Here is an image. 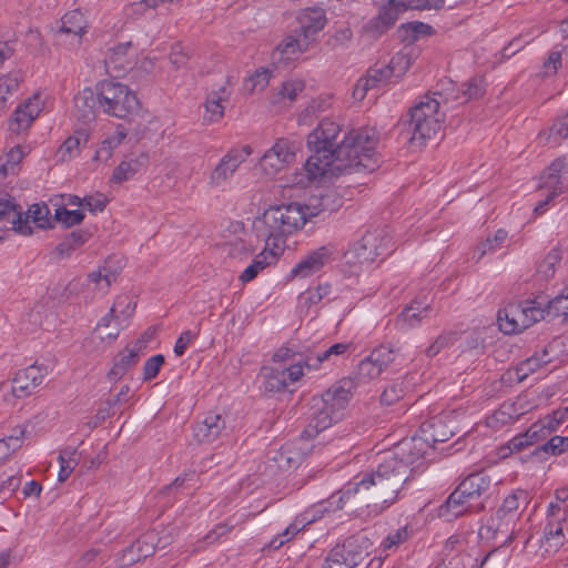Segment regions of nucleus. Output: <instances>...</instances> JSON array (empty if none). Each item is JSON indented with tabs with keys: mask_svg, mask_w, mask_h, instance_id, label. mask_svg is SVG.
I'll return each mask as SVG.
<instances>
[{
	"mask_svg": "<svg viewBox=\"0 0 568 568\" xmlns=\"http://www.w3.org/2000/svg\"><path fill=\"white\" fill-rule=\"evenodd\" d=\"M457 339V334L454 332H444L442 333L433 344H430L425 353L428 357H434L439 354L443 349L452 346L454 342Z\"/></svg>",
	"mask_w": 568,
	"mask_h": 568,
	"instance_id": "3c124183",
	"label": "nucleus"
},
{
	"mask_svg": "<svg viewBox=\"0 0 568 568\" xmlns=\"http://www.w3.org/2000/svg\"><path fill=\"white\" fill-rule=\"evenodd\" d=\"M126 133L123 130L118 129L113 134L106 136L95 151L93 160L97 162H108L113 151L123 142Z\"/></svg>",
	"mask_w": 568,
	"mask_h": 568,
	"instance_id": "e433bc0d",
	"label": "nucleus"
},
{
	"mask_svg": "<svg viewBox=\"0 0 568 568\" xmlns=\"http://www.w3.org/2000/svg\"><path fill=\"white\" fill-rule=\"evenodd\" d=\"M59 32L73 34L80 39L85 32L84 16L78 10L65 13L62 18V24Z\"/></svg>",
	"mask_w": 568,
	"mask_h": 568,
	"instance_id": "4c0bfd02",
	"label": "nucleus"
},
{
	"mask_svg": "<svg viewBox=\"0 0 568 568\" xmlns=\"http://www.w3.org/2000/svg\"><path fill=\"white\" fill-rule=\"evenodd\" d=\"M156 536L153 532H146L123 552V558L128 564H133L153 555L155 550Z\"/></svg>",
	"mask_w": 568,
	"mask_h": 568,
	"instance_id": "c85d7f7f",
	"label": "nucleus"
},
{
	"mask_svg": "<svg viewBox=\"0 0 568 568\" xmlns=\"http://www.w3.org/2000/svg\"><path fill=\"white\" fill-rule=\"evenodd\" d=\"M561 260V255L559 250L552 248L545 260L539 264L538 272L544 275V277H549L554 275L555 266Z\"/></svg>",
	"mask_w": 568,
	"mask_h": 568,
	"instance_id": "e2e57ef3",
	"label": "nucleus"
},
{
	"mask_svg": "<svg viewBox=\"0 0 568 568\" xmlns=\"http://www.w3.org/2000/svg\"><path fill=\"white\" fill-rule=\"evenodd\" d=\"M266 392L285 390L291 383H294L303 375V366L298 362L285 368H263Z\"/></svg>",
	"mask_w": 568,
	"mask_h": 568,
	"instance_id": "dca6fc26",
	"label": "nucleus"
},
{
	"mask_svg": "<svg viewBox=\"0 0 568 568\" xmlns=\"http://www.w3.org/2000/svg\"><path fill=\"white\" fill-rule=\"evenodd\" d=\"M55 219L58 222L69 227L81 223L84 219V214L80 209L68 210L65 207H60L55 211Z\"/></svg>",
	"mask_w": 568,
	"mask_h": 568,
	"instance_id": "13d9d810",
	"label": "nucleus"
},
{
	"mask_svg": "<svg viewBox=\"0 0 568 568\" xmlns=\"http://www.w3.org/2000/svg\"><path fill=\"white\" fill-rule=\"evenodd\" d=\"M307 212L300 203L271 206L253 221L252 230L256 239L265 243V250L275 256L273 250L281 248L285 237L298 231L307 222Z\"/></svg>",
	"mask_w": 568,
	"mask_h": 568,
	"instance_id": "7ed1b4c3",
	"label": "nucleus"
},
{
	"mask_svg": "<svg viewBox=\"0 0 568 568\" xmlns=\"http://www.w3.org/2000/svg\"><path fill=\"white\" fill-rule=\"evenodd\" d=\"M568 174V162L566 158L556 159L542 173L540 190L548 191L545 200L540 201L534 212L542 214L549 202L557 195L561 194L566 187V175Z\"/></svg>",
	"mask_w": 568,
	"mask_h": 568,
	"instance_id": "9d476101",
	"label": "nucleus"
},
{
	"mask_svg": "<svg viewBox=\"0 0 568 568\" xmlns=\"http://www.w3.org/2000/svg\"><path fill=\"white\" fill-rule=\"evenodd\" d=\"M429 304L420 301H413L406 306L396 318V326L400 329H407L418 325L429 312Z\"/></svg>",
	"mask_w": 568,
	"mask_h": 568,
	"instance_id": "c756f323",
	"label": "nucleus"
},
{
	"mask_svg": "<svg viewBox=\"0 0 568 568\" xmlns=\"http://www.w3.org/2000/svg\"><path fill=\"white\" fill-rule=\"evenodd\" d=\"M231 91L226 84L221 85L217 90L212 91L204 103V120L209 123L220 121L224 115L225 103L229 102Z\"/></svg>",
	"mask_w": 568,
	"mask_h": 568,
	"instance_id": "b1692460",
	"label": "nucleus"
},
{
	"mask_svg": "<svg viewBox=\"0 0 568 568\" xmlns=\"http://www.w3.org/2000/svg\"><path fill=\"white\" fill-rule=\"evenodd\" d=\"M302 151V141L295 138H278L261 159L266 174L273 175L292 165Z\"/></svg>",
	"mask_w": 568,
	"mask_h": 568,
	"instance_id": "1a4fd4ad",
	"label": "nucleus"
},
{
	"mask_svg": "<svg viewBox=\"0 0 568 568\" xmlns=\"http://www.w3.org/2000/svg\"><path fill=\"white\" fill-rule=\"evenodd\" d=\"M19 72H11L0 78V105L7 101V95L16 92L21 81Z\"/></svg>",
	"mask_w": 568,
	"mask_h": 568,
	"instance_id": "09e8293b",
	"label": "nucleus"
},
{
	"mask_svg": "<svg viewBox=\"0 0 568 568\" xmlns=\"http://www.w3.org/2000/svg\"><path fill=\"white\" fill-rule=\"evenodd\" d=\"M485 93V82L481 78H473L463 85L462 94L463 101L466 103L469 100L478 99Z\"/></svg>",
	"mask_w": 568,
	"mask_h": 568,
	"instance_id": "864d4df0",
	"label": "nucleus"
},
{
	"mask_svg": "<svg viewBox=\"0 0 568 568\" xmlns=\"http://www.w3.org/2000/svg\"><path fill=\"white\" fill-rule=\"evenodd\" d=\"M79 118L90 122L95 118V105L98 104L97 91L92 89L82 90L74 99Z\"/></svg>",
	"mask_w": 568,
	"mask_h": 568,
	"instance_id": "c9c22d12",
	"label": "nucleus"
},
{
	"mask_svg": "<svg viewBox=\"0 0 568 568\" xmlns=\"http://www.w3.org/2000/svg\"><path fill=\"white\" fill-rule=\"evenodd\" d=\"M388 2L397 6L403 12L407 10H440L445 7V0H388Z\"/></svg>",
	"mask_w": 568,
	"mask_h": 568,
	"instance_id": "a19ab883",
	"label": "nucleus"
},
{
	"mask_svg": "<svg viewBox=\"0 0 568 568\" xmlns=\"http://www.w3.org/2000/svg\"><path fill=\"white\" fill-rule=\"evenodd\" d=\"M373 542L368 537L352 536L329 551L323 568H355L371 554Z\"/></svg>",
	"mask_w": 568,
	"mask_h": 568,
	"instance_id": "0eeeda50",
	"label": "nucleus"
},
{
	"mask_svg": "<svg viewBox=\"0 0 568 568\" xmlns=\"http://www.w3.org/2000/svg\"><path fill=\"white\" fill-rule=\"evenodd\" d=\"M98 105L108 115L125 119L140 106L135 93L126 84L104 80L97 85Z\"/></svg>",
	"mask_w": 568,
	"mask_h": 568,
	"instance_id": "423d86ee",
	"label": "nucleus"
},
{
	"mask_svg": "<svg viewBox=\"0 0 568 568\" xmlns=\"http://www.w3.org/2000/svg\"><path fill=\"white\" fill-rule=\"evenodd\" d=\"M545 311L547 314L568 318V293L565 291L562 294L549 301Z\"/></svg>",
	"mask_w": 568,
	"mask_h": 568,
	"instance_id": "6e6d98bb",
	"label": "nucleus"
},
{
	"mask_svg": "<svg viewBox=\"0 0 568 568\" xmlns=\"http://www.w3.org/2000/svg\"><path fill=\"white\" fill-rule=\"evenodd\" d=\"M106 203L108 199L102 193H97L83 197V207L92 213L102 212Z\"/></svg>",
	"mask_w": 568,
	"mask_h": 568,
	"instance_id": "338daca9",
	"label": "nucleus"
},
{
	"mask_svg": "<svg viewBox=\"0 0 568 568\" xmlns=\"http://www.w3.org/2000/svg\"><path fill=\"white\" fill-rule=\"evenodd\" d=\"M444 118L438 98L433 93L420 97L409 110L410 143L422 146L433 139L439 132Z\"/></svg>",
	"mask_w": 568,
	"mask_h": 568,
	"instance_id": "39448f33",
	"label": "nucleus"
},
{
	"mask_svg": "<svg viewBox=\"0 0 568 568\" xmlns=\"http://www.w3.org/2000/svg\"><path fill=\"white\" fill-rule=\"evenodd\" d=\"M312 42L302 36L298 31L295 36L286 37L276 48V51L281 54L282 60H293L297 54L307 50Z\"/></svg>",
	"mask_w": 568,
	"mask_h": 568,
	"instance_id": "72a5a7b5",
	"label": "nucleus"
},
{
	"mask_svg": "<svg viewBox=\"0 0 568 568\" xmlns=\"http://www.w3.org/2000/svg\"><path fill=\"white\" fill-rule=\"evenodd\" d=\"M507 237V231L499 229L498 231H496L493 237H487L477 246V250L474 253L473 258L476 260V262H478L487 253L496 252L504 245Z\"/></svg>",
	"mask_w": 568,
	"mask_h": 568,
	"instance_id": "ea45409f",
	"label": "nucleus"
},
{
	"mask_svg": "<svg viewBox=\"0 0 568 568\" xmlns=\"http://www.w3.org/2000/svg\"><path fill=\"white\" fill-rule=\"evenodd\" d=\"M364 79L373 87L375 88L378 83L382 82H390L392 75L389 73L388 67L382 65V67H373L367 71L366 77Z\"/></svg>",
	"mask_w": 568,
	"mask_h": 568,
	"instance_id": "bf43d9fd",
	"label": "nucleus"
},
{
	"mask_svg": "<svg viewBox=\"0 0 568 568\" xmlns=\"http://www.w3.org/2000/svg\"><path fill=\"white\" fill-rule=\"evenodd\" d=\"M376 144L374 129L361 128L343 133L337 122L325 119L307 136V145L313 152L305 163L307 175L316 180L373 172L378 166Z\"/></svg>",
	"mask_w": 568,
	"mask_h": 568,
	"instance_id": "f257e3e1",
	"label": "nucleus"
},
{
	"mask_svg": "<svg viewBox=\"0 0 568 568\" xmlns=\"http://www.w3.org/2000/svg\"><path fill=\"white\" fill-rule=\"evenodd\" d=\"M491 480L485 473H474L466 477L458 486L471 500L478 499L490 487Z\"/></svg>",
	"mask_w": 568,
	"mask_h": 568,
	"instance_id": "473e14b6",
	"label": "nucleus"
},
{
	"mask_svg": "<svg viewBox=\"0 0 568 568\" xmlns=\"http://www.w3.org/2000/svg\"><path fill=\"white\" fill-rule=\"evenodd\" d=\"M304 88L305 84L302 80H288L282 83L278 94L283 99L294 101Z\"/></svg>",
	"mask_w": 568,
	"mask_h": 568,
	"instance_id": "680f3d73",
	"label": "nucleus"
},
{
	"mask_svg": "<svg viewBox=\"0 0 568 568\" xmlns=\"http://www.w3.org/2000/svg\"><path fill=\"white\" fill-rule=\"evenodd\" d=\"M123 302H125V300H116L110 308V312L98 323L94 329V335L101 342L112 343L119 336L122 328V321L118 313L120 305L123 304Z\"/></svg>",
	"mask_w": 568,
	"mask_h": 568,
	"instance_id": "aec40b11",
	"label": "nucleus"
},
{
	"mask_svg": "<svg viewBox=\"0 0 568 568\" xmlns=\"http://www.w3.org/2000/svg\"><path fill=\"white\" fill-rule=\"evenodd\" d=\"M565 544L562 523L548 519L541 539V548L546 554H554Z\"/></svg>",
	"mask_w": 568,
	"mask_h": 568,
	"instance_id": "f704fd0d",
	"label": "nucleus"
},
{
	"mask_svg": "<svg viewBox=\"0 0 568 568\" xmlns=\"http://www.w3.org/2000/svg\"><path fill=\"white\" fill-rule=\"evenodd\" d=\"M409 537L407 526L400 527L387 535L383 540L382 547L384 550L397 548L400 544L405 542Z\"/></svg>",
	"mask_w": 568,
	"mask_h": 568,
	"instance_id": "052dcab7",
	"label": "nucleus"
},
{
	"mask_svg": "<svg viewBox=\"0 0 568 568\" xmlns=\"http://www.w3.org/2000/svg\"><path fill=\"white\" fill-rule=\"evenodd\" d=\"M267 257L268 254L265 251L257 254L253 262L242 272L240 280L243 283L253 281L270 264Z\"/></svg>",
	"mask_w": 568,
	"mask_h": 568,
	"instance_id": "a18cd8bd",
	"label": "nucleus"
},
{
	"mask_svg": "<svg viewBox=\"0 0 568 568\" xmlns=\"http://www.w3.org/2000/svg\"><path fill=\"white\" fill-rule=\"evenodd\" d=\"M232 528H233V526H230L229 524H220V525H217L214 529H212L203 538L202 541H199V545L193 549V552H197V551L202 550L203 547L201 546V544H203V542L212 544V542L217 541L222 536H224L227 532H230Z\"/></svg>",
	"mask_w": 568,
	"mask_h": 568,
	"instance_id": "69168bd1",
	"label": "nucleus"
},
{
	"mask_svg": "<svg viewBox=\"0 0 568 568\" xmlns=\"http://www.w3.org/2000/svg\"><path fill=\"white\" fill-rule=\"evenodd\" d=\"M333 251L328 246H322L303 260H301L292 270V275L297 277H308L320 271L332 257Z\"/></svg>",
	"mask_w": 568,
	"mask_h": 568,
	"instance_id": "412c9836",
	"label": "nucleus"
},
{
	"mask_svg": "<svg viewBox=\"0 0 568 568\" xmlns=\"http://www.w3.org/2000/svg\"><path fill=\"white\" fill-rule=\"evenodd\" d=\"M89 132L84 129L77 130L73 135L69 136L59 148L57 156L64 162L71 160L80 153V150L89 142Z\"/></svg>",
	"mask_w": 568,
	"mask_h": 568,
	"instance_id": "7c9ffc66",
	"label": "nucleus"
},
{
	"mask_svg": "<svg viewBox=\"0 0 568 568\" xmlns=\"http://www.w3.org/2000/svg\"><path fill=\"white\" fill-rule=\"evenodd\" d=\"M395 361V351L385 345H381L361 361L357 367L354 385L367 383L378 377Z\"/></svg>",
	"mask_w": 568,
	"mask_h": 568,
	"instance_id": "9b49d317",
	"label": "nucleus"
},
{
	"mask_svg": "<svg viewBox=\"0 0 568 568\" xmlns=\"http://www.w3.org/2000/svg\"><path fill=\"white\" fill-rule=\"evenodd\" d=\"M163 363L164 356L161 354L150 357L143 366V379L150 381L155 378Z\"/></svg>",
	"mask_w": 568,
	"mask_h": 568,
	"instance_id": "0e129e2a",
	"label": "nucleus"
},
{
	"mask_svg": "<svg viewBox=\"0 0 568 568\" xmlns=\"http://www.w3.org/2000/svg\"><path fill=\"white\" fill-rule=\"evenodd\" d=\"M298 21V32L313 42L315 34L324 28L326 18L322 9H308L300 16Z\"/></svg>",
	"mask_w": 568,
	"mask_h": 568,
	"instance_id": "bb28decb",
	"label": "nucleus"
},
{
	"mask_svg": "<svg viewBox=\"0 0 568 568\" xmlns=\"http://www.w3.org/2000/svg\"><path fill=\"white\" fill-rule=\"evenodd\" d=\"M354 389L353 379L343 378L324 392L321 397H314L305 433L308 436H315L338 422L353 396Z\"/></svg>",
	"mask_w": 568,
	"mask_h": 568,
	"instance_id": "20e7f679",
	"label": "nucleus"
},
{
	"mask_svg": "<svg viewBox=\"0 0 568 568\" xmlns=\"http://www.w3.org/2000/svg\"><path fill=\"white\" fill-rule=\"evenodd\" d=\"M87 241V234L83 232H72L62 240L54 248L53 254L59 258L69 256L74 250L80 247Z\"/></svg>",
	"mask_w": 568,
	"mask_h": 568,
	"instance_id": "79ce46f5",
	"label": "nucleus"
},
{
	"mask_svg": "<svg viewBox=\"0 0 568 568\" xmlns=\"http://www.w3.org/2000/svg\"><path fill=\"white\" fill-rule=\"evenodd\" d=\"M140 356L135 349L128 345L114 357L113 365L108 373L109 381L113 383L120 381L130 368L136 365Z\"/></svg>",
	"mask_w": 568,
	"mask_h": 568,
	"instance_id": "a878e982",
	"label": "nucleus"
},
{
	"mask_svg": "<svg viewBox=\"0 0 568 568\" xmlns=\"http://www.w3.org/2000/svg\"><path fill=\"white\" fill-rule=\"evenodd\" d=\"M519 413L514 404H503L489 418L488 425L491 427L507 425L519 417Z\"/></svg>",
	"mask_w": 568,
	"mask_h": 568,
	"instance_id": "c03bdc74",
	"label": "nucleus"
},
{
	"mask_svg": "<svg viewBox=\"0 0 568 568\" xmlns=\"http://www.w3.org/2000/svg\"><path fill=\"white\" fill-rule=\"evenodd\" d=\"M550 362L548 352L544 349L540 354H535L527 358L526 361L521 362L516 367V375L517 379L519 382H523L525 378L528 377L529 374L535 373L537 369H539L542 365Z\"/></svg>",
	"mask_w": 568,
	"mask_h": 568,
	"instance_id": "58836bf2",
	"label": "nucleus"
},
{
	"mask_svg": "<svg viewBox=\"0 0 568 568\" xmlns=\"http://www.w3.org/2000/svg\"><path fill=\"white\" fill-rule=\"evenodd\" d=\"M497 321L500 331L505 334L520 333L517 316L509 315V304L498 312Z\"/></svg>",
	"mask_w": 568,
	"mask_h": 568,
	"instance_id": "5fc2aeb1",
	"label": "nucleus"
},
{
	"mask_svg": "<svg viewBox=\"0 0 568 568\" xmlns=\"http://www.w3.org/2000/svg\"><path fill=\"white\" fill-rule=\"evenodd\" d=\"M390 247V237L385 230L367 231L351 250L345 253L348 264H369L378 256L387 254Z\"/></svg>",
	"mask_w": 568,
	"mask_h": 568,
	"instance_id": "6e6552de",
	"label": "nucleus"
},
{
	"mask_svg": "<svg viewBox=\"0 0 568 568\" xmlns=\"http://www.w3.org/2000/svg\"><path fill=\"white\" fill-rule=\"evenodd\" d=\"M225 429V418L221 414L209 413L194 425L193 435L199 443L210 444L220 438Z\"/></svg>",
	"mask_w": 568,
	"mask_h": 568,
	"instance_id": "a211bd4d",
	"label": "nucleus"
},
{
	"mask_svg": "<svg viewBox=\"0 0 568 568\" xmlns=\"http://www.w3.org/2000/svg\"><path fill=\"white\" fill-rule=\"evenodd\" d=\"M484 508L483 503L473 504L462 488L458 486L439 508V515L443 517H459L466 513H476Z\"/></svg>",
	"mask_w": 568,
	"mask_h": 568,
	"instance_id": "6ab92c4d",
	"label": "nucleus"
},
{
	"mask_svg": "<svg viewBox=\"0 0 568 568\" xmlns=\"http://www.w3.org/2000/svg\"><path fill=\"white\" fill-rule=\"evenodd\" d=\"M545 308L536 301L509 304V315L517 316L519 332L525 331L545 317Z\"/></svg>",
	"mask_w": 568,
	"mask_h": 568,
	"instance_id": "4be33fe9",
	"label": "nucleus"
},
{
	"mask_svg": "<svg viewBox=\"0 0 568 568\" xmlns=\"http://www.w3.org/2000/svg\"><path fill=\"white\" fill-rule=\"evenodd\" d=\"M48 215L49 209L47 205L36 204L31 209H29L26 219L22 217V222L28 221L29 225L32 222L37 225V227L44 229L49 224Z\"/></svg>",
	"mask_w": 568,
	"mask_h": 568,
	"instance_id": "603ef678",
	"label": "nucleus"
},
{
	"mask_svg": "<svg viewBox=\"0 0 568 568\" xmlns=\"http://www.w3.org/2000/svg\"><path fill=\"white\" fill-rule=\"evenodd\" d=\"M14 231L21 235H31L33 230L27 222H22V213L13 203L12 199L7 195H0V220L10 219Z\"/></svg>",
	"mask_w": 568,
	"mask_h": 568,
	"instance_id": "cd10ccee",
	"label": "nucleus"
},
{
	"mask_svg": "<svg viewBox=\"0 0 568 568\" xmlns=\"http://www.w3.org/2000/svg\"><path fill=\"white\" fill-rule=\"evenodd\" d=\"M44 106L39 93L33 94L21 103L9 121V130L13 133L27 131L39 116Z\"/></svg>",
	"mask_w": 568,
	"mask_h": 568,
	"instance_id": "2eb2a0df",
	"label": "nucleus"
},
{
	"mask_svg": "<svg viewBox=\"0 0 568 568\" xmlns=\"http://www.w3.org/2000/svg\"><path fill=\"white\" fill-rule=\"evenodd\" d=\"M106 71L115 77L130 70L134 65V52L130 41L119 43L109 49L104 59Z\"/></svg>",
	"mask_w": 568,
	"mask_h": 568,
	"instance_id": "f3484780",
	"label": "nucleus"
},
{
	"mask_svg": "<svg viewBox=\"0 0 568 568\" xmlns=\"http://www.w3.org/2000/svg\"><path fill=\"white\" fill-rule=\"evenodd\" d=\"M342 205V197L335 191H326L314 195L310 202L304 205L307 212V217L317 216L324 212H334Z\"/></svg>",
	"mask_w": 568,
	"mask_h": 568,
	"instance_id": "393cba45",
	"label": "nucleus"
},
{
	"mask_svg": "<svg viewBox=\"0 0 568 568\" xmlns=\"http://www.w3.org/2000/svg\"><path fill=\"white\" fill-rule=\"evenodd\" d=\"M528 504V493L518 489L508 495L501 506L498 508L496 516L491 518L490 528L496 532H507L509 525L514 523L517 517V510L523 505L526 507Z\"/></svg>",
	"mask_w": 568,
	"mask_h": 568,
	"instance_id": "4468645a",
	"label": "nucleus"
},
{
	"mask_svg": "<svg viewBox=\"0 0 568 568\" xmlns=\"http://www.w3.org/2000/svg\"><path fill=\"white\" fill-rule=\"evenodd\" d=\"M568 138V121L565 119L557 120L546 138L547 141L554 140L555 143H559L561 140Z\"/></svg>",
	"mask_w": 568,
	"mask_h": 568,
	"instance_id": "774afa93",
	"label": "nucleus"
},
{
	"mask_svg": "<svg viewBox=\"0 0 568 568\" xmlns=\"http://www.w3.org/2000/svg\"><path fill=\"white\" fill-rule=\"evenodd\" d=\"M251 153L252 149L248 145H245L242 149H232L227 151L210 173V186H223L237 171L240 165L245 162Z\"/></svg>",
	"mask_w": 568,
	"mask_h": 568,
	"instance_id": "f8f14e48",
	"label": "nucleus"
},
{
	"mask_svg": "<svg viewBox=\"0 0 568 568\" xmlns=\"http://www.w3.org/2000/svg\"><path fill=\"white\" fill-rule=\"evenodd\" d=\"M121 270L122 265L120 262L114 264L112 260H109L104 265L88 275V285L93 291L105 293L112 283L116 281Z\"/></svg>",
	"mask_w": 568,
	"mask_h": 568,
	"instance_id": "5701e85b",
	"label": "nucleus"
},
{
	"mask_svg": "<svg viewBox=\"0 0 568 568\" xmlns=\"http://www.w3.org/2000/svg\"><path fill=\"white\" fill-rule=\"evenodd\" d=\"M332 293L331 285L318 284L315 288H310L300 295V302L305 305L318 304L323 298L329 296Z\"/></svg>",
	"mask_w": 568,
	"mask_h": 568,
	"instance_id": "de8ad7c7",
	"label": "nucleus"
},
{
	"mask_svg": "<svg viewBox=\"0 0 568 568\" xmlns=\"http://www.w3.org/2000/svg\"><path fill=\"white\" fill-rule=\"evenodd\" d=\"M405 387L403 381H394L385 387L381 395V403L384 405H393L403 398Z\"/></svg>",
	"mask_w": 568,
	"mask_h": 568,
	"instance_id": "8fccbe9b",
	"label": "nucleus"
},
{
	"mask_svg": "<svg viewBox=\"0 0 568 568\" xmlns=\"http://www.w3.org/2000/svg\"><path fill=\"white\" fill-rule=\"evenodd\" d=\"M423 433L425 437L420 438L427 442L428 447L426 448V452L430 448L429 440L434 444L445 443L454 435V430L445 424L442 417H434L430 419L428 424L423 426Z\"/></svg>",
	"mask_w": 568,
	"mask_h": 568,
	"instance_id": "2f4dec72",
	"label": "nucleus"
},
{
	"mask_svg": "<svg viewBox=\"0 0 568 568\" xmlns=\"http://www.w3.org/2000/svg\"><path fill=\"white\" fill-rule=\"evenodd\" d=\"M271 75L272 71L270 69L262 68L256 70L255 73L245 81V89L250 93L263 91L268 85Z\"/></svg>",
	"mask_w": 568,
	"mask_h": 568,
	"instance_id": "49530a36",
	"label": "nucleus"
},
{
	"mask_svg": "<svg viewBox=\"0 0 568 568\" xmlns=\"http://www.w3.org/2000/svg\"><path fill=\"white\" fill-rule=\"evenodd\" d=\"M402 12V9L386 0V4H382L379 7L377 17L388 29H390L396 23Z\"/></svg>",
	"mask_w": 568,
	"mask_h": 568,
	"instance_id": "4d7b16f0",
	"label": "nucleus"
},
{
	"mask_svg": "<svg viewBox=\"0 0 568 568\" xmlns=\"http://www.w3.org/2000/svg\"><path fill=\"white\" fill-rule=\"evenodd\" d=\"M427 442L422 438H404L378 457L375 468L362 475L359 480L349 484L337 495V508L344 499L358 496L369 513L379 514L395 504L409 480L412 473L420 466L426 455Z\"/></svg>",
	"mask_w": 568,
	"mask_h": 568,
	"instance_id": "f03ea898",
	"label": "nucleus"
},
{
	"mask_svg": "<svg viewBox=\"0 0 568 568\" xmlns=\"http://www.w3.org/2000/svg\"><path fill=\"white\" fill-rule=\"evenodd\" d=\"M48 374V366L38 363L20 371L12 379V396L16 398L30 396L43 383Z\"/></svg>",
	"mask_w": 568,
	"mask_h": 568,
	"instance_id": "ddd939ff",
	"label": "nucleus"
},
{
	"mask_svg": "<svg viewBox=\"0 0 568 568\" xmlns=\"http://www.w3.org/2000/svg\"><path fill=\"white\" fill-rule=\"evenodd\" d=\"M412 62L413 57L410 52L399 51L393 55L389 63L387 64L392 78L398 79L403 77L410 68Z\"/></svg>",
	"mask_w": 568,
	"mask_h": 568,
	"instance_id": "37998d69",
	"label": "nucleus"
}]
</instances>
